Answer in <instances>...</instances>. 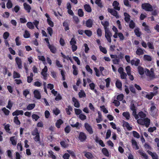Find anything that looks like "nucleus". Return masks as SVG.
I'll use <instances>...</instances> for the list:
<instances>
[{
  "label": "nucleus",
  "mask_w": 159,
  "mask_h": 159,
  "mask_svg": "<svg viewBox=\"0 0 159 159\" xmlns=\"http://www.w3.org/2000/svg\"><path fill=\"white\" fill-rule=\"evenodd\" d=\"M145 73L146 75L148 76L150 79H153L156 78L153 69H151L150 70L146 69H145Z\"/></svg>",
  "instance_id": "nucleus-1"
},
{
  "label": "nucleus",
  "mask_w": 159,
  "mask_h": 159,
  "mask_svg": "<svg viewBox=\"0 0 159 159\" xmlns=\"http://www.w3.org/2000/svg\"><path fill=\"white\" fill-rule=\"evenodd\" d=\"M142 8L145 10L151 11L153 10V7L152 6L148 3H145L142 4Z\"/></svg>",
  "instance_id": "nucleus-2"
},
{
  "label": "nucleus",
  "mask_w": 159,
  "mask_h": 159,
  "mask_svg": "<svg viewBox=\"0 0 159 159\" xmlns=\"http://www.w3.org/2000/svg\"><path fill=\"white\" fill-rule=\"evenodd\" d=\"M105 32V37L107 41L110 43L111 42V37L112 36V33L109 30H107Z\"/></svg>",
  "instance_id": "nucleus-3"
},
{
  "label": "nucleus",
  "mask_w": 159,
  "mask_h": 159,
  "mask_svg": "<svg viewBox=\"0 0 159 159\" xmlns=\"http://www.w3.org/2000/svg\"><path fill=\"white\" fill-rule=\"evenodd\" d=\"M87 138L86 134L83 132H80L79 134V139L81 142L84 141Z\"/></svg>",
  "instance_id": "nucleus-4"
},
{
  "label": "nucleus",
  "mask_w": 159,
  "mask_h": 159,
  "mask_svg": "<svg viewBox=\"0 0 159 159\" xmlns=\"http://www.w3.org/2000/svg\"><path fill=\"white\" fill-rule=\"evenodd\" d=\"M108 11L110 12L111 14L113 15L114 16L116 17V18H118L119 17V16L116 11L113 9H108Z\"/></svg>",
  "instance_id": "nucleus-5"
},
{
  "label": "nucleus",
  "mask_w": 159,
  "mask_h": 159,
  "mask_svg": "<svg viewBox=\"0 0 159 159\" xmlns=\"http://www.w3.org/2000/svg\"><path fill=\"white\" fill-rule=\"evenodd\" d=\"M84 126L86 130L89 134H92L93 133V131L91 127L88 123H85Z\"/></svg>",
  "instance_id": "nucleus-6"
},
{
  "label": "nucleus",
  "mask_w": 159,
  "mask_h": 159,
  "mask_svg": "<svg viewBox=\"0 0 159 159\" xmlns=\"http://www.w3.org/2000/svg\"><path fill=\"white\" fill-rule=\"evenodd\" d=\"M15 61L16 64L18 65L19 68L21 69L22 67V61L21 59L18 57H17L15 58Z\"/></svg>",
  "instance_id": "nucleus-7"
},
{
  "label": "nucleus",
  "mask_w": 159,
  "mask_h": 159,
  "mask_svg": "<svg viewBox=\"0 0 159 159\" xmlns=\"http://www.w3.org/2000/svg\"><path fill=\"white\" fill-rule=\"evenodd\" d=\"M48 71V68L46 66H45L44 68L43 69L41 72V74L43 76V78L44 79H46L47 75V71Z\"/></svg>",
  "instance_id": "nucleus-8"
},
{
  "label": "nucleus",
  "mask_w": 159,
  "mask_h": 159,
  "mask_svg": "<svg viewBox=\"0 0 159 159\" xmlns=\"http://www.w3.org/2000/svg\"><path fill=\"white\" fill-rule=\"evenodd\" d=\"M157 94V92L156 91L154 92H150L149 94L146 95V97L149 100L151 99L153 97L156 95Z\"/></svg>",
  "instance_id": "nucleus-9"
},
{
  "label": "nucleus",
  "mask_w": 159,
  "mask_h": 159,
  "mask_svg": "<svg viewBox=\"0 0 159 159\" xmlns=\"http://www.w3.org/2000/svg\"><path fill=\"white\" fill-rule=\"evenodd\" d=\"M84 156L88 159H92L93 158V154L90 152H84Z\"/></svg>",
  "instance_id": "nucleus-10"
},
{
  "label": "nucleus",
  "mask_w": 159,
  "mask_h": 159,
  "mask_svg": "<svg viewBox=\"0 0 159 159\" xmlns=\"http://www.w3.org/2000/svg\"><path fill=\"white\" fill-rule=\"evenodd\" d=\"M119 3L116 1H114L112 4L114 9L118 11L120 10V7H119Z\"/></svg>",
  "instance_id": "nucleus-11"
},
{
  "label": "nucleus",
  "mask_w": 159,
  "mask_h": 159,
  "mask_svg": "<svg viewBox=\"0 0 159 159\" xmlns=\"http://www.w3.org/2000/svg\"><path fill=\"white\" fill-rule=\"evenodd\" d=\"M23 6L25 9L27 11V12L28 13L30 12L31 9L30 6L26 3H24L23 4Z\"/></svg>",
  "instance_id": "nucleus-12"
},
{
  "label": "nucleus",
  "mask_w": 159,
  "mask_h": 159,
  "mask_svg": "<svg viewBox=\"0 0 159 159\" xmlns=\"http://www.w3.org/2000/svg\"><path fill=\"white\" fill-rule=\"evenodd\" d=\"M147 152L151 156L152 159H158V156L156 153H153L148 150L147 151Z\"/></svg>",
  "instance_id": "nucleus-13"
},
{
  "label": "nucleus",
  "mask_w": 159,
  "mask_h": 159,
  "mask_svg": "<svg viewBox=\"0 0 159 159\" xmlns=\"http://www.w3.org/2000/svg\"><path fill=\"white\" fill-rule=\"evenodd\" d=\"M101 24L103 26L105 31L107 30H109L107 28L109 25V22L107 21H103L101 22Z\"/></svg>",
  "instance_id": "nucleus-14"
},
{
  "label": "nucleus",
  "mask_w": 159,
  "mask_h": 159,
  "mask_svg": "<svg viewBox=\"0 0 159 159\" xmlns=\"http://www.w3.org/2000/svg\"><path fill=\"white\" fill-rule=\"evenodd\" d=\"M34 97L38 99H40L41 98L40 94L39 91L37 90H35L34 92Z\"/></svg>",
  "instance_id": "nucleus-15"
},
{
  "label": "nucleus",
  "mask_w": 159,
  "mask_h": 159,
  "mask_svg": "<svg viewBox=\"0 0 159 159\" xmlns=\"http://www.w3.org/2000/svg\"><path fill=\"white\" fill-rule=\"evenodd\" d=\"M93 23V20L90 19H89L86 21V26L88 27L91 28L92 26Z\"/></svg>",
  "instance_id": "nucleus-16"
},
{
  "label": "nucleus",
  "mask_w": 159,
  "mask_h": 159,
  "mask_svg": "<svg viewBox=\"0 0 159 159\" xmlns=\"http://www.w3.org/2000/svg\"><path fill=\"white\" fill-rule=\"evenodd\" d=\"M131 142L132 145L134 146V147H135V149L136 150H138L139 149V147L137 145V143L135 140L132 139Z\"/></svg>",
  "instance_id": "nucleus-17"
},
{
  "label": "nucleus",
  "mask_w": 159,
  "mask_h": 159,
  "mask_svg": "<svg viewBox=\"0 0 159 159\" xmlns=\"http://www.w3.org/2000/svg\"><path fill=\"white\" fill-rule=\"evenodd\" d=\"M72 101L74 102V106L76 107H79L80 106V104L77 99L73 97L72 99Z\"/></svg>",
  "instance_id": "nucleus-18"
},
{
  "label": "nucleus",
  "mask_w": 159,
  "mask_h": 159,
  "mask_svg": "<svg viewBox=\"0 0 159 159\" xmlns=\"http://www.w3.org/2000/svg\"><path fill=\"white\" fill-rule=\"evenodd\" d=\"M23 111L22 110H17L12 113L13 116H18L19 115H23Z\"/></svg>",
  "instance_id": "nucleus-19"
},
{
  "label": "nucleus",
  "mask_w": 159,
  "mask_h": 159,
  "mask_svg": "<svg viewBox=\"0 0 159 159\" xmlns=\"http://www.w3.org/2000/svg\"><path fill=\"white\" fill-rule=\"evenodd\" d=\"M63 123V121L61 119H59L57 121L56 123V126L58 128L60 127V125Z\"/></svg>",
  "instance_id": "nucleus-20"
},
{
  "label": "nucleus",
  "mask_w": 159,
  "mask_h": 159,
  "mask_svg": "<svg viewBox=\"0 0 159 159\" xmlns=\"http://www.w3.org/2000/svg\"><path fill=\"white\" fill-rule=\"evenodd\" d=\"M122 115L127 120H129L130 118V115L129 113L128 112H123Z\"/></svg>",
  "instance_id": "nucleus-21"
},
{
  "label": "nucleus",
  "mask_w": 159,
  "mask_h": 159,
  "mask_svg": "<svg viewBox=\"0 0 159 159\" xmlns=\"http://www.w3.org/2000/svg\"><path fill=\"white\" fill-rule=\"evenodd\" d=\"M144 60L148 61H151L152 60V57L149 55H145L143 56Z\"/></svg>",
  "instance_id": "nucleus-22"
},
{
  "label": "nucleus",
  "mask_w": 159,
  "mask_h": 159,
  "mask_svg": "<svg viewBox=\"0 0 159 159\" xmlns=\"http://www.w3.org/2000/svg\"><path fill=\"white\" fill-rule=\"evenodd\" d=\"M27 27L30 29H33L34 28V26L32 23L31 22H28L26 24Z\"/></svg>",
  "instance_id": "nucleus-23"
},
{
  "label": "nucleus",
  "mask_w": 159,
  "mask_h": 159,
  "mask_svg": "<svg viewBox=\"0 0 159 159\" xmlns=\"http://www.w3.org/2000/svg\"><path fill=\"white\" fill-rule=\"evenodd\" d=\"M138 69L139 73L140 75H142L144 74V72H145V70H144L142 67L139 66L138 67Z\"/></svg>",
  "instance_id": "nucleus-24"
},
{
  "label": "nucleus",
  "mask_w": 159,
  "mask_h": 159,
  "mask_svg": "<svg viewBox=\"0 0 159 159\" xmlns=\"http://www.w3.org/2000/svg\"><path fill=\"white\" fill-rule=\"evenodd\" d=\"M136 53L138 55H140L143 54H144V52L141 48H139L137 49L136 51Z\"/></svg>",
  "instance_id": "nucleus-25"
},
{
  "label": "nucleus",
  "mask_w": 159,
  "mask_h": 159,
  "mask_svg": "<svg viewBox=\"0 0 159 159\" xmlns=\"http://www.w3.org/2000/svg\"><path fill=\"white\" fill-rule=\"evenodd\" d=\"M84 8L85 10L88 12H90L91 11V8L90 6L88 4H86L84 6Z\"/></svg>",
  "instance_id": "nucleus-26"
},
{
  "label": "nucleus",
  "mask_w": 159,
  "mask_h": 159,
  "mask_svg": "<svg viewBox=\"0 0 159 159\" xmlns=\"http://www.w3.org/2000/svg\"><path fill=\"white\" fill-rule=\"evenodd\" d=\"M23 36L25 38H29L30 37V34L28 31L25 30V33L23 34Z\"/></svg>",
  "instance_id": "nucleus-27"
},
{
  "label": "nucleus",
  "mask_w": 159,
  "mask_h": 159,
  "mask_svg": "<svg viewBox=\"0 0 159 159\" xmlns=\"http://www.w3.org/2000/svg\"><path fill=\"white\" fill-rule=\"evenodd\" d=\"M137 123L142 125H144V119L143 118H140L137 120Z\"/></svg>",
  "instance_id": "nucleus-28"
},
{
  "label": "nucleus",
  "mask_w": 159,
  "mask_h": 159,
  "mask_svg": "<svg viewBox=\"0 0 159 159\" xmlns=\"http://www.w3.org/2000/svg\"><path fill=\"white\" fill-rule=\"evenodd\" d=\"M35 106V104H29L27 107V109L28 110H31L33 109Z\"/></svg>",
  "instance_id": "nucleus-29"
},
{
  "label": "nucleus",
  "mask_w": 159,
  "mask_h": 159,
  "mask_svg": "<svg viewBox=\"0 0 159 159\" xmlns=\"http://www.w3.org/2000/svg\"><path fill=\"white\" fill-rule=\"evenodd\" d=\"M144 121L145 122L144 125H145L147 127H148L150 123V120L148 118H146L144 119Z\"/></svg>",
  "instance_id": "nucleus-30"
},
{
  "label": "nucleus",
  "mask_w": 159,
  "mask_h": 159,
  "mask_svg": "<svg viewBox=\"0 0 159 159\" xmlns=\"http://www.w3.org/2000/svg\"><path fill=\"white\" fill-rule=\"evenodd\" d=\"M138 152L141 155L143 156L145 159H148L147 155L142 151L139 150Z\"/></svg>",
  "instance_id": "nucleus-31"
},
{
  "label": "nucleus",
  "mask_w": 159,
  "mask_h": 159,
  "mask_svg": "<svg viewBox=\"0 0 159 159\" xmlns=\"http://www.w3.org/2000/svg\"><path fill=\"white\" fill-rule=\"evenodd\" d=\"M138 115V117H139V116L141 118L144 119L146 116L145 114L142 111H141L139 113Z\"/></svg>",
  "instance_id": "nucleus-32"
},
{
  "label": "nucleus",
  "mask_w": 159,
  "mask_h": 159,
  "mask_svg": "<svg viewBox=\"0 0 159 159\" xmlns=\"http://www.w3.org/2000/svg\"><path fill=\"white\" fill-rule=\"evenodd\" d=\"M124 15L125 16V20L127 22H128L130 20V16L126 13H125Z\"/></svg>",
  "instance_id": "nucleus-33"
},
{
  "label": "nucleus",
  "mask_w": 159,
  "mask_h": 159,
  "mask_svg": "<svg viewBox=\"0 0 159 159\" xmlns=\"http://www.w3.org/2000/svg\"><path fill=\"white\" fill-rule=\"evenodd\" d=\"M15 137L13 136L11 137L10 139V140L12 144L13 145H16V142L15 140Z\"/></svg>",
  "instance_id": "nucleus-34"
},
{
  "label": "nucleus",
  "mask_w": 159,
  "mask_h": 159,
  "mask_svg": "<svg viewBox=\"0 0 159 159\" xmlns=\"http://www.w3.org/2000/svg\"><path fill=\"white\" fill-rule=\"evenodd\" d=\"M125 70L128 75H130V74H131V67L130 66H127L125 68Z\"/></svg>",
  "instance_id": "nucleus-35"
},
{
  "label": "nucleus",
  "mask_w": 159,
  "mask_h": 159,
  "mask_svg": "<svg viewBox=\"0 0 159 159\" xmlns=\"http://www.w3.org/2000/svg\"><path fill=\"white\" fill-rule=\"evenodd\" d=\"M116 85L118 89L121 88L122 86L121 83L119 80H117L116 82Z\"/></svg>",
  "instance_id": "nucleus-36"
},
{
  "label": "nucleus",
  "mask_w": 159,
  "mask_h": 159,
  "mask_svg": "<svg viewBox=\"0 0 159 159\" xmlns=\"http://www.w3.org/2000/svg\"><path fill=\"white\" fill-rule=\"evenodd\" d=\"M32 134L34 136L39 134V133L38 132V130L37 128H35L32 132Z\"/></svg>",
  "instance_id": "nucleus-37"
},
{
  "label": "nucleus",
  "mask_w": 159,
  "mask_h": 159,
  "mask_svg": "<svg viewBox=\"0 0 159 159\" xmlns=\"http://www.w3.org/2000/svg\"><path fill=\"white\" fill-rule=\"evenodd\" d=\"M20 38L19 37L17 36L15 39V41L16 43V45L17 46H19L21 44L20 41Z\"/></svg>",
  "instance_id": "nucleus-38"
},
{
  "label": "nucleus",
  "mask_w": 159,
  "mask_h": 159,
  "mask_svg": "<svg viewBox=\"0 0 159 159\" xmlns=\"http://www.w3.org/2000/svg\"><path fill=\"white\" fill-rule=\"evenodd\" d=\"M156 108L155 105L154 103L152 104V106L150 108V111L151 112H154V110Z\"/></svg>",
  "instance_id": "nucleus-39"
},
{
  "label": "nucleus",
  "mask_w": 159,
  "mask_h": 159,
  "mask_svg": "<svg viewBox=\"0 0 159 159\" xmlns=\"http://www.w3.org/2000/svg\"><path fill=\"white\" fill-rule=\"evenodd\" d=\"M102 151L103 153L105 156H107V157L109 156V154L108 153V152L106 148H103L102 149Z\"/></svg>",
  "instance_id": "nucleus-40"
},
{
  "label": "nucleus",
  "mask_w": 159,
  "mask_h": 159,
  "mask_svg": "<svg viewBox=\"0 0 159 159\" xmlns=\"http://www.w3.org/2000/svg\"><path fill=\"white\" fill-rule=\"evenodd\" d=\"M84 33L89 37H90L92 35V32L90 30H85Z\"/></svg>",
  "instance_id": "nucleus-41"
},
{
  "label": "nucleus",
  "mask_w": 159,
  "mask_h": 159,
  "mask_svg": "<svg viewBox=\"0 0 159 159\" xmlns=\"http://www.w3.org/2000/svg\"><path fill=\"white\" fill-rule=\"evenodd\" d=\"M79 95L80 98L85 97L86 95L85 93L83 91H81L79 93Z\"/></svg>",
  "instance_id": "nucleus-42"
},
{
  "label": "nucleus",
  "mask_w": 159,
  "mask_h": 159,
  "mask_svg": "<svg viewBox=\"0 0 159 159\" xmlns=\"http://www.w3.org/2000/svg\"><path fill=\"white\" fill-rule=\"evenodd\" d=\"M120 78L122 79H126L127 76V74L125 72H123L120 74Z\"/></svg>",
  "instance_id": "nucleus-43"
},
{
  "label": "nucleus",
  "mask_w": 159,
  "mask_h": 159,
  "mask_svg": "<svg viewBox=\"0 0 159 159\" xmlns=\"http://www.w3.org/2000/svg\"><path fill=\"white\" fill-rule=\"evenodd\" d=\"M47 21L48 24L51 27H53V23L51 20V18L50 19H47Z\"/></svg>",
  "instance_id": "nucleus-44"
},
{
  "label": "nucleus",
  "mask_w": 159,
  "mask_h": 159,
  "mask_svg": "<svg viewBox=\"0 0 159 159\" xmlns=\"http://www.w3.org/2000/svg\"><path fill=\"white\" fill-rule=\"evenodd\" d=\"M14 122L17 125H19L20 124V122L18 120V117L16 116L14 117Z\"/></svg>",
  "instance_id": "nucleus-45"
},
{
  "label": "nucleus",
  "mask_w": 159,
  "mask_h": 159,
  "mask_svg": "<svg viewBox=\"0 0 159 159\" xmlns=\"http://www.w3.org/2000/svg\"><path fill=\"white\" fill-rule=\"evenodd\" d=\"M72 110V108L70 106H68V108H66V109L67 114L68 115H70V111H71Z\"/></svg>",
  "instance_id": "nucleus-46"
},
{
  "label": "nucleus",
  "mask_w": 159,
  "mask_h": 159,
  "mask_svg": "<svg viewBox=\"0 0 159 159\" xmlns=\"http://www.w3.org/2000/svg\"><path fill=\"white\" fill-rule=\"evenodd\" d=\"M99 49L100 51L102 52L103 53L106 54L107 52V51L106 50V48H103L101 46H100L99 47Z\"/></svg>",
  "instance_id": "nucleus-47"
},
{
  "label": "nucleus",
  "mask_w": 159,
  "mask_h": 159,
  "mask_svg": "<svg viewBox=\"0 0 159 159\" xmlns=\"http://www.w3.org/2000/svg\"><path fill=\"white\" fill-rule=\"evenodd\" d=\"M49 48L50 49L51 51L53 53H55L56 52V48L53 45L52 46Z\"/></svg>",
  "instance_id": "nucleus-48"
},
{
  "label": "nucleus",
  "mask_w": 159,
  "mask_h": 159,
  "mask_svg": "<svg viewBox=\"0 0 159 159\" xmlns=\"http://www.w3.org/2000/svg\"><path fill=\"white\" fill-rule=\"evenodd\" d=\"M78 14L80 17H82L84 16V12L82 9H80L78 11Z\"/></svg>",
  "instance_id": "nucleus-49"
},
{
  "label": "nucleus",
  "mask_w": 159,
  "mask_h": 159,
  "mask_svg": "<svg viewBox=\"0 0 159 159\" xmlns=\"http://www.w3.org/2000/svg\"><path fill=\"white\" fill-rule=\"evenodd\" d=\"M49 157H52L53 159H56V156L53 154V153L52 151L49 152Z\"/></svg>",
  "instance_id": "nucleus-50"
},
{
  "label": "nucleus",
  "mask_w": 159,
  "mask_h": 159,
  "mask_svg": "<svg viewBox=\"0 0 159 159\" xmlns=\"http://www.w3.org/2000/svg\"><path fill=\"white\" fill-rule=\"evenodd\" d=\"M12 4L10 0H8L7 4V7L8 8H10L12 7Z\"/></svg>",
  "instance_id": "nucleus-51"
},
{
  "label": "nucleus",
  "mask_w": 159,
  "mask_h": 159,
  "mask_svg": "<svg viewBox=\"0 0 159 159\" xmlns=\"http://www.w3.org/2000/svg\"><path fill=\"white\" fill-rule=\"evenodd\" d=\"M47 30L48 33L50 34V36H51L53 33V30L52 29L51 27H48L47 28Z\"/></svg>",
  "instance_id": "nucleus-52"
},
{
  "label": "nucleus",
  "mask_w": 159,
  "mask_h": 159,
  "mask_svg": "<svg viewBox=\"0 0 159 159\" xmlns=\"http://www.w3.org/2000/svg\"><path fill=\"white\" fill-rule=\"evenodd\" d=\"M76 42L75 39L74 38H72L70 41V43L71 45H75L76 44Z\"/></svg>",
  "instance_id": "nucleus-53"
},
{
  "label": "nucleus",
  "mask_w": 159,
  "mask_h": 159,
  "mask_svg": "<svg viewBox=\"0 0 159 159\" xmlns=\"http://www.w3.org/2000/svg\"><path fill=\"white\" fill-rule=\"evenodd\" d=\"M118 36L120 38V40L122 41L125 39V37L124 36L123 34L121 33H118Z\"/></svg>",
  "instance_id": "nucleus-54"
},
{
  "label": "nucleus",
  "mask_w": 159,
  "mask_h": 159,
  "mask_svg": "<svg viewBox=\"0 0 159 159\" xmlns=\"http://www.w3.org/2000/svg\"><path fill=\"white\" fill-rule=\"evenodd\" d=\"M134 32L138 37H139L140 36V33L139 31V28L135 29L134 30Z\"/></svg>",
  "instance_id": "nucleus-55"
},
{
  "label": "nucleus",
  "mask_w": 159,
  "mask_h": 159,
  "mask_svg": "<svg viewBox=\"0 0 159 159\" xmlns=\"http://www.w3.org/2000/svg\"><path fill=\"white\" fill-rule=\"evenodd\" d=\"M20 77V74L16 72V71H14L13 73V78H18Z\"/></svg>",
  "instance_id": "nucleus-56"
},
{
  "label": "nucleus",
  "mask_w": 159,
  "mask_h": 159,
  "mask_svg": "<svg viewBox=\"0 0 159 159\" xmlns=\"http://www.w3.org/2000/svg\"><path fill=\"white\" fill-rule=\"evenodd\" d=\"M2 110L4 112V114L7 115H8L10 112L9 111L6 109L5 107L2 108Z\"/></svg>",
  "instance_id": "nucleus-57"
},
{
  "label": "nucleus",
  "mask_w": 159,
  "mask_h": 159,
  "mask_svg": "<svg viewBox=\"0 0 159 159\" xmlns=\"http://www.w3.org/2000/svg\"><path fill=\"white\" fill-rule=\"evenodd\" d=\"M9 35V34L8 32H5L3 34V37L4 39L6 40L8 37Z\"/></svg>",
  "instance_id": "nucleus-58"
},
{
  "label": "nucleus",
  "mask_w": 159,
  "mask_h": 159,
  "mask_svg": "<svg viewBox=\"0 0 159 159\" xmlns=\"http://www.w3.org/2000/svg\"><path fill=\"white\" fill-rule=\"evenodd\" d=\"M133 133L134 137L137 138H139L140 137V135L136 131H133Z\"/></svg>",
  "instance_id": "nucleus-59"
},
{
  "label": "nucleus",
  "mask_w": 159,
  "mask_h": 159,
  "mask_svg": "<svg viewBox=\"0 0 159 159\" xmlns=\"http://www.w3.org/2000/svg\"><path fill=\"white\" fill-rule=\"evenodd\" d=\"M97 34L99 37H101L102 35V30L100 28L98 29L97 31Z\"/></svg>",
  "instance_id": "nucleus-60"
},
{
  "label": "nucleus",
  "mask_w": 159,
  "mask_h": 159,
  "mask_svg": "<svg viewBox=\"0 0 159 159\" xmlns=\"http://www.w3.org/2000/svg\"><path fill=\"white\" fill-rule=\"evenodd\" d=\"M32 118L34 119L35 121H37L38 119L39 118V117L35 114H33L32 116Z\"/></svg>",
  "instance_id": "nucleus-61"
},
{
  "label": "nucleus",
  "mask_w": 159,
  "mask_h": 159,
  "mask_svg": "<svg viewBox=\"0 0 159 159\" xmlns=\"http://www.w3.org/2000/svg\"><path fill=\"white\" fill-rule=\"evenodd\" d=\"M75 113L77 115H80L82 112V111L80 109H75Z\"/></svg>",
  "instance_id": "nucleus-62"
},
{
  "label": "nucleus",
  "mask_w": 159,
  "mask_h": 159,
  "mask_svg": "<svg viewBox=\"0 0 159 159\" xmlns=\"http://www.w3.org/2000/svg\"><path fill=\"white\" fill-rule=\"evenodd\" d=\"M79 118L81 120H84L86 119V117L85 115L81 114L79 116Z\"/></svg>",
  "instance_id": "nucleus-63"
},
{
  "label": "nucleus",
  "mask_w": 159,
  "mask_h": 159,
  "mask_svg": "<svg viewBox=\"0 0 159 159\" xmlns=\"http://www.w3.org/2000/svg\"><path fill=\"white\" fill-rule=\"evenodd\" d=\"M124 96L123 94H121L118 95L117 97V99L118 100L121 101L122 100Z\"/></svg>",
  "instance_id": "nucleus-64"
}]
</instances>
